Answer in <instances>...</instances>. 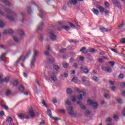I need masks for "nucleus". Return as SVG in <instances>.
<instances>
[{
    "label": "nucleus",
    "mask_w": 125,
    "mask_h": 125,
    "mask_svg": "<svg viewBox=\"0 0 125 125\" xmlns=\"http://www.w3.org/2000/svg\"><path fill=\"white\" fill-rule=\"evenodd\" d=\"M8 33L10 34V35H12L13 34V30L12 29H8Z\"/></svg>",
    "instance_id": "ea45409f"
},
{
    "label": "nucleus",
    "mask_w": 125,
    "mask_h": 125,
    "mask_svg": "<svg viewBox=\"0 0 125 125\" xmlns=\"http://www.w3.org/2000/svg\"><path fill=\"white\" fill-rule=\"evenodd\" d=\"M47 114L50 117H52V114H51V110L48 109L47 111Z\"/></svg>",
    "instance_id": "5701e85b"
},
{
    "label": "nucleus",
    "mask_w": 125,
    "mask_h": 125,
    "mask_svg": "<svg viewBox=\"0 0 125 125\" xmlns=\"http://www.w3.org/2000/svg\"><path fill=\"white\" fill-rule=\"evenodd\" d=\"M9 77H6L4 79V82L5 83H7L8 82H9Z\"/></svg>",
    "instance_id": "de8ad7c7"
},
{
    "label": "nucleus",
    "mask_w": 125,
    "mask_h": 125,
    "mask_svg": "<svg viewBox=\"0 0 125 125\" xmlns=\"http://www.w3.org/2000/svg\"><path fill=\"white\" fill-rule=\"evenodd\" d=\"M93 81H94V82H98V79L96 76H94L92 78Z\"/></svg>",
    "instance_id": "4c0bfd02"
},
{
    "label": "nucleus",
    "mask_w": 125,
    "mask_h": 125,
    "mask_svg": "<svg viewBox=\"0 0 125 125\" xmlns=\"http://www.w3.org/2000/svg\"><path fill=\"white\" fill-rule=\"evenodd\" d=\"M116 89H117V88L115 86L111 87V90H112L113 91H116Z\"/></svg>",
    "instance_id": "e2e57ef3"
},
{
    "label": "nucleus",
    "mask_w": 125,
    "mask_h": 125,
    "mask_svg": "<svg viewBox=\"0 0 125 125\" xmlns=\"http://www.w3.org/2000/svg\"><path fill=\"white\" fill-rule=\"evenodd\" d=\"M118 78L120 79H124V74H123V73H121L118 76Z\"/></svg>",
    "instance_id": "c03bdc74"
},
{
    "label": "nucleus",
    "mask_w": 125,
    "mask_h": 125,
    "mask_svg": "<svg viewBox=\"0 0 125 125\" xmlns=\"http://www.w3.org/2000/svg\"><path fill=\"white\" fill-rule=\"evenodd\" d=\"M49 54H50L49 52H48L47 51H45V52H44V55H46L47 56H48V55H49Z\"/></svg>",
    "instance_id": "4d7b16f0"
},
{
    "label": "nucleus",
    "mask_w": 125,
    "mask_h": 125,
    "mask_svg": "<svg viewBox=\"0 0 125 125\" xmlns=\"http://www.w3.org/2000/svg\"><path fill=\"white\" fill-rule=\"evenodd\" d=\"M77 92H79V93H80V94L78 96V99L79 100H82V99H83V96H84V95H85V92L83 91H80L79 88H77Z\"/></svg>",
    "instance_id": "6e6552de"
},
{
    "label": "nucleus",
    "mask_w": 125,
    "mask_h": 125,
    "mask_svg": "<svg viewBox=\"0 0 125 125\" xmlns=\"http://www.w3.org/2000/svg\"><path fill=\"white\" fill-rule=\"evenodd\" d=\"M105 121L107 123H110V122H111L112 121V119H111L110 118H107L106 119Z\"/></svg>",
    "instance_id": "603ef678"
},
{
    "label": "nucleus",
    "mask_w": 125,
    "mask_h": 125,
    "mask_svg": "<svg viewBox=\"0 0 125 125\" xmlns=\"http://www.w3.org/2000/svg\"><path fill=\"white\" fill-rule=\"evenodd\" d=\"M53 67L54 69L56 70V71H57L58 70H59V69H60V66H59L58 65H54Z\"/></svg>",
    "instance_id": "a878e982"
},
{
    "label": "nucleus",
    "mask_w": 125,
    "mask_h": 125,
    "mask_svg": "<svg viewBox=\"0 0 125 125\" xmlns=\"http://www.w3.org/2000/svg\"><path fill=\"white\" fill-rule=\"evenodd\" d=\"M85 80H86V77L83 76L82 77V82L83 83H85Z\"/></svg>",
    "instance_id": "09e8293b"
},
{
    "label": "nucleus",
    "mask_w": 125,
    "mask_h": 125,
    "mask_svg": "<svg viewBox=\"0 0 125 125\" xmlns=\"http://www.w3.org/2000/svg\"><path fill=\"white\" fill-rule=\"evenodd\" d=\"M117 101L118 103H123V99H122L121 98L117 99Z\"/></svg>",
    "instance_id": "f704fd0d"
},
{
    "label": "nucleus",
    "mask_w": 125,
    "mask_h": 125,
    "mask_svg": "<svg viewBox=\"0 0 125 125\" xmlns=\"http://www.w3.org/2000/svg\"><path fill=\"white\" fill-rule=\"evenodd\" d=\"M22 57H23V55H21V57L18 59V60L14 64L15 66H18V64L19 63V62L21 61Z\"/></svg>",
    "instance_id": "4468645a"
},
{
    "label": "nucleus",
    "mask_w": 125,
    "mask_h": 125,
    "mask_svg": "<svg viewBox=\"0 0 125 125\" xmlns=\"http://www.w3.org/2000/svg\"><path fill=\"white\" fill-rule=\"evenodd\" d=\"M19 90H20L21 91H23V90H24V86L22 85H21Z\"/></svg>",
    "instance_id": "a19ab883"
},
{
    "label": "nucleus",
    "mask_w": 125,
    "mask_h": 125,
    "mask_svg": "<svg viewBox=\"0 0 125 125\" xmlns=\"http://www.w3.org/2000/svg\"><path fill=\"white\" fill-rule=\"evenodd\" d=\"M71 101H72L73 102H75V101H76V98L75 97V96H71Z\"/></svg>",
    "instance_id": "864d4df0"
},
{
    "label": "nucleus",
    "mask_w": 125,
    "mask_h": 125,
    "mask_svg": "<svg viewBox=\"0 0 125 125\" xmlns=\"http://www.w3.org/2000/svg\"><path fill=\"white\" fill-rule=\"evenodd\" d=\"M59 112L60 113H62V114H65V113L66 112V111H65V110L64 109H60L59 110Z\"/></svg>",
    "instance_id": "a18cd8bd"
},
{
    "label": "nucleus",
    "mask_w": 125,
    "mask_h": 125,
    "mask_svg": "<svg viewBox=\"0 0 125 125\" xmlns=\"http://www.w3.org/2000/svg\"><path fill=\"white\" fill-rule=\"evenodd\" d=\"M65 49H66V50H71L72 46H69L67 47V48Z\"/></svg>",
    "instance_id": "bf43d9fd"
},
{
    "label": "nucleus",
    "mask_w": 125,
    "mask_h": 125,
    "mask_svg": "<svg viewBox=\"0 0 125 125\" xmlns=\"http://www.w3.org/2000/svg\"><path fill=\"white\" fill-rule=\"evenodd\" d=\"M4 10L7 13H11L12 14H13L12 16H6V18H7V19H9V20H10V21H14L15 19H17V14H16V13H15L14 11H11V10L9 9H4Z\"/></svg>",
    "instance_id": "f257e3e1"
},
{
    "label": "nucleus",
    "mask_w": 125,
    "mask_h": 125,
    "mask_svg": "<svg viewBox=\"0 0 125 125\" xmlns=\"http://www.w3.org/2000/svg\"><path fill=\"white\" fill-rule=\"evenodd\" d=\"M66 91L68 93V94H72V89L71 88H67L66 90Z\"/></svg>",
    "instance_id": "c756f323"
},
{
    "label": "nucleus",
    "mask_w": 125,
    "mask_h": 125,
    "mask_svg": "<svg viewBox=\"0 0 125 125\" xmlns=\"http://www.w3.org/2000/svg\"><path fill=\"white\" fill-rule=\"evenodd\" d=\"M5 26V23L3 22L2 21H0V28H3Z\"/></svg>",
    "instance_id": "393cba45"
},
{
    "label": "nucleus",
    "mask_w": 125,
    "mask_h": 125,
    "mask_svg": "<svg viewBox=\"0 0 125 125\" xmlns=\"http://www.w3.org/2000/svg\"><path fill=\"white\" fill-rule=\"evenodd\" d=\"M105 72H107L108 73H112V70L110 67L106 68L105 69Z\"/></svg>",
    "instance_id": "cd10ccee"
},
{
    "label": "nucleus",
    "mask_w": 125,
    "mask_h": 125,
    "mask_svg": "<svg viewBox=\"0 0 125 125\" xmlns=\"http://www.w3.org/2000/svg\"><path fill=\"white\" fill-rule=\"evenodd\" d=\"M110 50H112V51H113V52H115V53H118V52L117 51V50H116V49L111 48H110Z\"/></svg>",
    "instance_id": "680f3d73"
},
{
    "label": "nucleus",
    "mask_w": 125,
    "mask_h": 125,
    "mask_svg": "<svg viewBox=\"0 0 125 125\" xmlns=\"http://www.w3.org/2000/svg\"><path fill=\"white\" fill-rule=\"evenodd\" d=\"M18 117L21 120H24V119H26V120H29V119H30V116H29V114L27 113L20 114H19Z\"/></svg>",
    "instance_id": "0eeeda50"
},
{
    "label": "nucleus",
    "mask_w": 125,
    "mask_h": 125,
    "mask_svg": "<svg viewBox=\"0 0 125 125\" xmlns=\"http://www.w3.org/2000/svg\"><path fill=\"white\" fill-rule=\"evenodd\" d=\"M114 5H116L118 8H121L122 6H121V3L118 0L113 3Z\"/></svg>",
    "instance_id": "dca6fc26"
},
{
    "label": "nucleus",
    "mask_w": 125,
    "mask_h": 125,
    "mask_svg": "<svg viewBox=\"0 0 125 125\" xmlns=\"http://www.w3.org/2000/svg\"><path fill=\"white\" fill-rule=\"evenodd\" d=\"M55 61V60L53 58L50 59L49 60V62H50V63H53V62H54Z\"/></svg>",
    "instance_id": "3c124183"
},
{
    "label": "nucleus",
    "mask_w": 125,
    "mask_h": 125,
    "mask_svg": "<svg viewBox=\"0 0 125 125\" xmlns=\"http://www.w3.org/2000/svg\"><path fill=\"white\" fill-rule=\"evenodd\" d=\"M85 49H86V47H82V48L80 49V52H82V51L83 53H84V54H86V53H87L88 51H87V50H86Z\"/></svg>",
    "instance_id": "2eb2a0df"
},
{
    "label": "nucleus",
    "mask_w": 125,
    "mask_h": 125,
    "mask_svg": "<svg viewBox=\"0 0 125 125\" xmlns=\"http://www.w3.org/2000/svg\"><path fill=\"white\" fill-rule=\"evenodd\" d=\"M92 11H93L94 14L95 15H98V14H99V11L95 8L92 9Z\"/></svg>",
    "instance_id": "a211bd4d"
},
{
    "label": "nucleus",
    "mask_w": 125,
    "mask_h": 125,
    "mask_svg": "<svg viewBox=\"0 0 125 125\" xmlns=\"http://www.w3.org/2000/svg\"><path fill=\"white\" fill-rule=\"evenodd\" d=\"M121 86L122 87H125V82H123V83H121Z\"/></svg>",
    "instance_id": "0e129e2a"
},
{
    "label": "nucleus",
    "mask_w": 125,
    "mask_h": 125,
    "mask_svg": "<svg viewBox=\"0 0 125 125\" xmlns=\"http://www.w3.org/2000/svg\"><path fill=\"white\" fill-rule=\"evenodd\" d=\"M59 25H61V26H62V29H64V30H65V31H70V27L69 26L63 25L64 22L59 21Z\"/></svg>",
    "instance_id": "9d476101"
},
{
    "label": "nucleus",
    "mask_w": 125,
    "mask_h": 125,
    "mask_svg": "<svg viewBox=\"0 0 125 125\" xmlns=\"http://www.w3.org/2000/svg\"><path fill=\"white\" fill-rule=\"evenodd\" d=\"M20 34L21 36H24V32H23V30H21L20 31Z\"/></svg>",
    "instance_id": "052dcab7"
},
{
    "label": "nucleus",
    "mask_w": 125,
    "mask_h": 125,
    "mask_svg": "<svg viewBox=\"0 0 125 125\" xmlns=\"http://www.w3.org/2000/svg\"><path fill=\"white\" fill-rule=\"evenodd\" d=\"M104 12L106 15H108L109 11L108 10H104Z\"/></svg>",
    "instance_id": "13d9d810"
},
{
    "label": "nucleus",
    "mask_w": 125,
    "mask_h": 125,
    "mask_svg": "<svg viewBox=\"0 0 125 125\" xmlns=\"http://www.w3.org/2000/svg\"><path fill=\"white\" fill-rule=\"evenodd\" d=\"M68 75L67 73H64L63 74H61V77H64V78H67L68 77Z\"/></svg>",
    "instance_id": "2f4dec72"
},
{
    "label": "nucleus",
    "mask_w": 125,
    "mask_h": 125,
    "mask_svg": "<svg viewBox=\"0 0 125 125\" xmlns=\"http://www.w3.org/2000/svg\"><path fill=\"white\" fill-rule=\"evenodd\" d=\"M87 103L88 105L92 106L94 109H97V108L98 107V103L97 102H93L91 100H88L87 101Z\"/></svg>",
    "instance_id": "7ed1b4c3"
},
{
    "label": "nucleus",
    "mask_w": 125,
    "mask_h": 125,
    "mask_svg": "<svg viewBox=\"0 0 125 125\" xmlns=\"http://www.w3.org/2000/svg\"><path fill=\"white\" fill-rule=\"evenodd\" d=\"M69 25L70 26V27H71V28H72V29H75L76 28V26H75V25H74V24L69 22Z\"/></svg>",
    "instance_id": "79ce46f5"
},
{
    "label": "nucleus",
    "mask_w": 125,
    "mask_h": 125,
    "mask_svg": "<svg viewBox=\"0 0 125 125\" xmlns=\"http://www.w3.org/2000/svg\"><path fill=\"white\" fill-rule=\"evenodd\" d=\"M83 72L84 74H87L89 73V69L87 68H83Z\"/></svg>",
    "instance_id": "6ab92c4d"
},
{
    "label": "nucleus",
    "mask_w": 125,
    "mask_h": 125,
    "mask_svg": "<svg viewBox=\"0 0 125 125\" xmlns=\"http://www.w3.org/2000/svg\"><path fill=\"white\" fill-rule=\"evenodd\" d=\"M124 25H125V22H124V21H123L121 24L118 25V27L119 28H123V27H124Z\"/></svg>",
    "instance_id": "58836bf2"
},
{
    "label": "nucleus",
    "mask_w": 125,
    "mask_h": 125,
    "mask_svg": "<svg viewBox=\"0 0 125 125\" xmlns=\"http://www.w3.org/2000/svg\"><path fill=\"white\" fill-rule=\"evenodd\" d=\"M10 93H11V92H10V90H7V91L6 92V96H8V95H9L10 94Z\"/></svg>",
    "instance_id": "8fccbe9b"
},
{
    "label": "nucleus",
    "mask_w": 125,
    "mask_h": 125,
    "mask_svg": "<svg viewBox=\"0 0 125 125\" xmlns=\"http://www.w3.org/2000/svg\"><path fill=\"white\" fill-rule=\"evenodd\" d=\"M63 68H67L68 66H69V64L67 63H62Z\"/></svg>",
    "instance_id": "72a5a7b5"
},
{
    "label": "nucleus",
    "mask_w": 125,
    "mask_h": 125,
    "mask_svg": "<svg viewBox=\"0 0 125 125\" xmlns=\"http://www.w3.org/2000/svg\"><path fill=\"white\" fill-rule=\"evenodd\" d=\"M3 33L4 35H6L7 34H8V30H4L3 31Z\"/></svg>",
    "instance_id": "5fc2aeb1"
},
{
    "label": "nucleus",
    "mask_w": 125,
    "mask_h": 125,
    "mask_svg": "<svg viewBox=\"0 0 125 125\" xmlns=\"http://www.w3.org/2000/svg\"><path fill=\"white\" fill-rule=\"evenodd\" d=\"M13 40L14 41L16 42H19L20 41L19 40V39H18V38L16 37H13Z\"/></svg>",
    "instance_id": "c85d7f7f"
},
{
    "label": "nucleus",
    "mask_w": 125,
    "mask_h": 125,
    "mask_svg": "<svg viewBox=\"0 0 125 125\" xmlns=\"http://www.w3.org/2000/svg\"><path fill=\"white\" fill-rule=\"evenodd\" d=\"M34 55L32 57V59L31 60V68H33L35 66V62L36 61V57L39 55V50H34L33 51Z\"/></svg>",
    "instance_id": "f03ea898"
},
{
    "label": "nucleus",
    "mask_w": 125,
    "mask_h": 125,
    "mask_svg": "<svg viewBox=\"0 0 125 125\" xmlns=\"http://www.w3.org/2000/svg\"><path fill=\"white\" fill-rule=\"evenodd\" d=\"M120 41L122 43H125V39H122L120 40Z\"/></svg>",
    "instance_id": "774afa93"
},
{
    "label": "nucleus",
    "mask_w": 125,
    "mask_h": 125,
    "mask_svg": "<svg viewBox=\"0 0 125 125\" xmlns=\"http://www.w3.org/2000/svg\"><path fill=\"white\" fill-rule=\"evenodd\" d=\"M27 11H28V13H29V14H30V13H31V12L32 11V10H31V8L28 7L27 8Z\"/></svg>",
    "instance_id": "338daca9"
},
{
    "label": "nucleus",
    "mask_w": 125,
    "mask_h": 125,
    "mask_svg": "<svg viewBox=\"0 0 125 125\" xmlns=\"http://www.w3.org/2000/svg\"><path fill=\"white\" fill-rule=\"evenodd\" d=\"M78 4V0H69L68 1L67 5L69 7H73V5Z\"/></svg>",
    "instance_id": "423d86ee"
},
{
    "label": "nucleus",
    "mask_w": 125,
    "mask_h": 125,
    "mask_svg": "<svg viewBox=\"0 0 125 125\" xmlns=\"http://www.w3.org/2000/svg\"><path fill=\"white\" fill-rule=\"evenodd\" d=\"M100 30H101V31L103 32V33H104V32H111V31H112V29H107L106 28L103 26H101L100 27Z\"/></svg>",
    "instance_id": "ddd939ff"
},
{
    "label": "nucleus",
    "mask_w": 125,
    "mask_h": 125,
    "mask_svg": "<svg viewBox=\"0 0 125 125\" xmlns=\"http://www.w3.org/2000/svg\"><path fill=\"white\" fill-rule=\"evenodd\" d=\"M43 27H44V23L43 22H41L38 25L37 29L39 30V31H42Z\"/></svg>",
    "instance_id": "9b49d317"
},
{
    "label": "nucleus",
    "mask_w": 125,
    "mask_h": 125,
    "mask_svg": "<svg viewBox=\"0 0 125 125\" xmlns=\"http://www.w3.org/2000/svg\"><path fill=\"white\" fill-rule=\"evenodd\" d=\"M73 66L75 69H78V64H77L76 63H74Z\"/></svg>",
    "instance_id": "6e6d98bb"
},
{
    "label": "nucleus",
    "mask_w": 125,
    "mask_h": 125,
    "mask_svg": "<svg viewBox=\"0 0 125 125\" xmlns=\"http://www.w3.org/2000/svg\"><path fill=\"white\" fill-rule=\"evenodd\" d=\"M66 50H67V49H66V48H62L61 50H60V53H63V52H65V51H66Z\"/></svg>",
    "instance_id": "473e14b6"
},
{
    "label": "nucleus",
    "mask_w": 125,
    "mask_h": 125,
    "mask_svg": "<svg viewBox=\"0 0 125 125\" xmlns=\"http://www.w3.org/2000/svg\"><path fill=\"white\" fill-rule=\"evenodd\" d=\"M27 115H28V116H30L29 115H30V117L31 118H35V112H34V109H33V108H29Z\"/></svg>",
    "instance_id": "1a4fd4ad"
},
{
    "label": "nucleus",
    "mask_w": 125,
    "mask_h": 125,
    "mask_svg": "<svg viewBox=\"0 0 125 125\" xmlns=\"http://www.w3.org/2000/svg\"><path fill=\"white\" fill-rule=\"evenodd\" d=\"M47 32L50 35V39L52 41H55L56 40V35H55V32L52 30L49 29L47 30Z\"/></svg>",
    "instance_id": "20e7f679"
},
{
    "label": "nucleus",
    "mask_w": 125,
    "mask_h": 125,
    "mask_svg": "<svg viewBox=\"0 0 125 125\" xmlns=\"http://www.w3.org/2000/svg\"><path fill=\"white\" fill-rule=\"evenodd\" d=\"M6 55V53H4L1 55L0 56L1 61H4V58H5Z\"/></svg>",
    "instance_id": "412c9836"
},
{
    "label": "nucleus",
    "mask_w": 125,
    "mask_h": 125,
    "mask_svg": "<svg viewBox=\"0 0 125 125\" xmlns=\"http://www.w3.org/2000/svg\"><path fill=\"white\" fill-rule=\"evenodd\" d=\"M13 85H15V86H16L17 84H18V81H15L13 82Z\"/></svg>",
    "instance_id": "37998d69"
},
{
    "label": "nucleus",
    "mask_w": 125,
    "mask_h": 125,
    "mask_svg": "<svg viewBox=\"0 0 125 125\" xmlns=\"http://www.w3.org/2000/svg\"><path fill=\"white\" fill-rule=\"evenodd\" d=\"M104 96L106 99H109L110 98V95H109L108 94H105Z\"/></svg>",
    "instance_id": "e433bc0d"
},
{
    "label": "nucleus",
    "mask_w": 125,
    "mask_h": 125,
    "mask_svg": "<svg viewBox=\"0 0 125 125\" xmlns=\"http://www.w3.org/2000/svg\"><path fill=\"white\" fill-rule=\"evenodd\" d=\"M67 111L68 112V114L72 116V117H77V113L74 111V109L71 106H69Z\"/></svg>",
    "instance_id": "39448f33"
},
{
    "label": "nucleus",
    "mask_w": 125,
    "mask_h": 125,
    "mask_svg": "<svg viewBox=\"0 0 125 125\" xmlns=\"http://www.w3.org/2000/svg\"><path fill=\"white\" fill-rule=\"evenodd\" d=\"M89 51L92 53H94V52H95V49H94L93 48H91Z\"/></svg>",
    "instance_id": "49530a36"
},
{
    "label": "nucleus",
    "mask_w": 125,
    "mask_h": 125,
    "mask_svg": "<svg viewBox=\"0 0 125 125\" xmlns=\"http://www.w3.org/2000/svg\"><path fill=\"white\" fill-rule=\"evenodd\" d=\"M40 12V16L41 18H43V14L44 13V11L42 10H39Z\"/></svg>",
    "instance_id": "aec40b11"
},
{
    "label": "nucleus",
    "mask_w": 125,
    "mask_h": 125,
    "mask_svg": "<svg viewBox=\"0 0 125 125\" xmlns=\"http://www.w3.org/2000/svg\"><path fill=\"white\" fill-rule=\"evenodd\" d=\"M77 104L80 105V107L81 109H82V110H85V109H86V107H85V106L83 104L82 102H78Z\"/></svg>",
    "instance_id": "f8f14e48"
},
{
    "label": "nucleus",
    "mask_w": 125,
    "mask_h": 125,
    "mask_svg": "<svg viewBox=\"0 0 125 125\" xmlns=\"http://www.w3.org/2000/svg\"><path fill=\"white\" fill-rule=\"evenodd\" d=\"M51 79L53 82H55V81H57V76H52L51 77Z\"/></svg>",
    "instance_id": "bb28decb"
},
{
    "label": "nucleus",
    "mask_w": 125,
    "mask_h": 125,
    "mask_svg": "<svg viewBox=\"0 0 125 125\" xmlns=\"http://www.w3.org/2000/svg\"><path fill=\"white\" fill-rule=\"evenodd\" d=\"M6 121L8 122V123H11L12 122V118H11V117H7Z\"/></svg>",
    "instance_id": "7c9ffc66"
},
{
    "label": "nucleus",
    "mask_w": 125,
    "mask_h": 125,
    "mask_svg": "<svg viewBox=\"0 0 125 125\" xmlns=\"http://www.w3.org/2000/svg\"><path fill=\"white\" fill-rule=\"evenodd\" d=\"M1 1L5 3V4H7V5H10V3H9V1L6 0H1Z\"/></svg>",
    "instance_id": "b1692460"
},
{
    "label": "nucleus",
    "mask_w": 125,
    "mask_h": 125,
    "mask_svg": "<svg viewBox=\"0 0 125 125\" xmlns=\"http://www.w3.org/2000/svg\"><path fill=\"white\" fill-rule=\"evenodd\" d=\"M42 104H43V105L46 107V108H48V106H47V105H46V103H45V101H44V100H43L42 101Z\"/></svg>",
    "instance_id": "c9c22d12"
},
{
    "label": "nucleus",
    "mask_w": 125,
    "mask_h": 125,
    "mask_svg": "<svg viewBox=\"0 0 125 125\" xmlns=\"http://www.w3.org/2000/svg\"><path fill=\"white\" fill-rule=\"evenodd\" d=\"M97 8H98L100 12H102V13L104 12V11L105 10V9H104V8H103V7L100 5H98V6H97Z\"/></svg>",
    "instance_id": "f3484780"
},
{
    "label": "nucleus",
    "mask_w": 125,
    "mask_h": 125,
    "mask_svg": "<svg viewBox=\"0 0 125 125\" xmlns=\"http://www.w3.org/2000/svg\"><path fill=\"white\" fill-rule=\"evenodd\" d=\"M66 104H67V105H71V102L70 101H66L65 102Z\"/></svg>",
    "instance_id": "69168bd1"
},
{
    "label": "nucleus",
    "mask_w": 125,
    "mask_h": 125,
    "mask_svg": "<svg viewBox=\"0 0 125 125\" xmlns=\"http://www.w3.org/2000/svg\"><path fill=\"white\" fill-rule=\"evenodd\" d=\"M78 77L74 76L71 80V82L73 83H77L78 82Z\"/></svg>",
    "instance_id": "4be33fe9"
}]
</instances>
